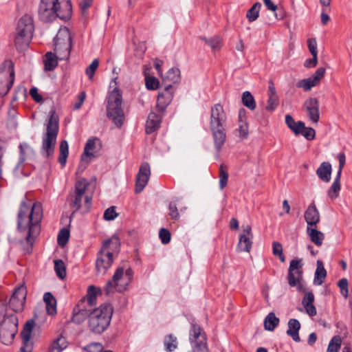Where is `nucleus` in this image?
Here are the masks:
<instances>
[{
  "instance_id": "2",
  "label": "nucleus",
  "mask_w": 352,
  "mask_h": 352,
  "mask_svg": "<svg viewBox=\"0 0 352 352\" xmlns=\"http://www.w3.org/2000/svg\"><path fill=\"white\" fill-rule=\"evenodd\" d=\"M38 12L40 19L45 23L57 17L67 21L72 15V4L70 0H41Z\"/></svg>"
},
{
  "instance_id": "32",
  "label": "nucleus",
  "mask_w": 352,
  "mask_h": 352,
  "mask_svg": "<svg viewBox=\"0 0 352 352\" xmlns=\"http://www.w3.org/2000/svg\"><path fill=\"white\" fill-rule=\"evenodd\" d=\"M58 58H59V56L56 52L55 54L47 52L45 54V59L44 60L45 69L47 71L54 69L58 65Z\"/></svg>"
},
{
  "instance_id": "29",
  "label": "nucleus",
  "mask_w": 352,
  "mask_h": 352,
  "mask_svg": "<svg viewBox=\"0 0 352 352\" xmlns=\"http://www.w3.org/2000/svg\"><path fill=\"white\" fill-rule=\"evenodd\" d=\"M307 233L311 242H313L316 246L320 247L322 245L324 239V234L322 232L318 231L312 227L307 226Z\"/></svg>"
},
{
  "instance_id": "51",
  "label": "nucleus",
  "mask_w": 352,
  "mask_h": 352,
  "mask_svg": "<svg viewBox=\"0 0 352 352\" xmlns=\"http://www.w3.org/2000/svg\"><path fill=\"white\" fill-rule=\"evenodd\" d=\"M272 252L274 255L278 256L281 262H285V258L283 253V246L277 241H274L272 243Z\"/></svg>"
},
{
  "instance_id": "14",
  "label": "nucleus",
  "mask_w": 352,
  "mask_h": 352,
  "mask_svg": "<svg viewBox=\"0 0 352 352\" xmlns=\"http://www.w3.org/2000/svg\"><path fill=\"white\" fill-rule=\"evenodd\" d=\"M18 331V319L14 314H10L0 324V340L4 344L12 342Z\"/></svg>"
},
{
  "instance_id": "1",
  "label": "nucleus",
  "mask_w": 352,
  "mask_h": 352,
  "mask_svg": "<svg viewBox=\"0 0 352 352\" xmlns=\"http://www.w3.org/2000/svg\"><path fill=\"white\" fill-rule=\"evenodd\" d=\"M43 218V210L40 203L32 206L21 202L17 217V231L20 241L25 240L30 246L41 230L40 223Z\"/></svg>"
},
{
  "instance_id": "30",
  "label": "nucleus",
  "mask_w": 352,
  "mask_h": 352,
  "mask_svg": "<svg viewBox=\"0 0 352 352\" xmlns=\"http://www.w3.org/2000/svg\"><path fill=\"white\" fill-rule=\"evenodd\" d=\"M43 300L46 304L47 312L50 315L56 314V300L50 292H46L43 296Z\"/></svg>"
},
{
  "instance_id": "43",
  "label": "nucleus",
  "mask_w": 352,
  "mask_h": 352,
  "mask_svg": "<svg viewBox=\"0 0 352 352\" xmlns=\"http://www.w3.org/2000/svg\"><path fill=\"white\" fill-rule=\"evenodd\" d=\"M243 104L250 109L254 110L256 108V102L252 94L248 91H244L242 96Z\"/></svg>"
},
{
  "instance_id": "12",
  "label": "nucleus",
  "mask_w": 352,
  "mask_h": 352,
  "mask_svg": "<svg viewBox=\"0 0 352 352\" xmlns=\"http://www.w3.org/2000/svg\"><path fill=\"white\" fill-rule=\"evenodd\" d=\"M72 48L70 32L66 27L59 29L54 38V50L61 60L67 59Z\"/></svg>"
},
{
  "instance_id": "35",
  "label": "nucleus",
  "mask_w": 352,
  "mask_h": 352,
  "mask_svg": "<svg viewBox=\"0 0 352 352\" xmlns=\"http://www.w3.org/2000/svg\"><path fill=\"white\" fill-rule=\"evenodd\" d=\"M67 341L63 336H59L52 344L49 352H61L67 348Z\"/></svg>"
},
{
  "instance_id": "52",
  "label": "nucleus",
  "mask_w": 352,
  "mask_h": 352,
  "mask_svg": "<svg viewBox=\"0 0 352 352\" xmlns=\"http://www.w3.org/2000/svg\"><path fill=\"white\" fill-rule=\"evenodd\" d=\"M228 179V174L226 169H224L223 165L220 166L219 170V186L221 190H223L227 185Z\"/></svg>"
},
{
  "instance_id": "24",
  "label": "nucleus",
  "mask_w": 352,
  "mask_h": 352,
  "mask_svg": "<svg viewBox=\"0 0 352 352\" xmlns=\"http://www.w3.org/2000/svg\"><path fill=\"white\" fill-rule=\"evenodd\" d=\"M314 294L311 292H305L302 300L305 312L311 317L317 314L316 308L314 305Z\"/></svg>"
},
{
  "instance_id": "40",
  "label": "nucleus",
  "mask_w": 352,
  "mask_h": 352,
  "mask_svg": "<svg viewBox=\"0 0 352 352\" xmlns=\"http://www.w3.org/2000/svg\"><path fill=\"white\" fill-rule=\"evenodd\" d=\"M180 79V70L177 67L170 68L164 78V80H167L173 83L179 82Z\"/></svg>"
},
{
  "instance_id": "34",
  "label": "nucleus",
  "mask_w": 352,
  "mask_h": 352,
  "mask_svg": "<svg viewBox=\"0 0 352 352\" xmlns=\"http://www.w3.org/2000/svg\"><path fill=\"white\" fill-rule=\"evenodd\" d=\"M340 178L341 175H339V174H336V177L328 190V196L331 199H335L339 195V192L341 189Z\"/></svg>"
},
{
  "instance_id": "13",
  "label": "nucleus",
  "mask_w": 352,
  "mask_h": 352,
  "mask_svg": "<svg viewBox=\"0 0 352 352\" xmlns=\"http://www.w3.org/2000/svg\"><path fill=\"white\" fill-rule=\"evenodd\" d=\"M14 63L5 60L0 66V96H6L12 87L14 80Z\"/></svg>"
},
{
  "instance_id": "6",
  "label": "nucleus",
  "mask_w": 352,
  "mask_h": 352,
  "mask_svg": "<svg viewBox=\"0 0 352 352\" xmlns=\"http://www.w3.org/2000/svg\"><path fill=\"white\" fill-rule=\"evenodd\" d=\"M112 314L113 308L109 304L101 305L94 309L89 317L90 331L98 334L104 332L110 324Z\"/></svg>"
},
{
  "instance_id": "45",
  "label": "nucleus",
  "mask_w": 352,
  "mask_h": 352,
  "mask_svg": "<svg viewBox=\"0 0 352 352\" xmlns=\"http://www.w3.org/2000/svg\"><path fill=\"white\" fill-rule=\"evenodd\" d=\"M212 50H218L221 47L222 39L219 36L210 38H203Z\"/></svg>"
},
{
  "instance_id": "21",
  "label": "nucleus",
  "mask_w": 352,
  "mask_h": 352,
  "mask_svg": "<svg viewBox=\"0 0 352 352\" xmlns=\"http://www.w3.org/2000/svg\"><path fill=\"white\" fill-rule=\"evenodd\" d=\"M173 87L171 85H166L165 89L159 93L157 106L160 111H164L169 105L173 98Z\"/></svg>"
},
{
  "instance_id": "9",
  "label": "nucleus",
  "mask_w": 352,
  "mask_h": 352,
  "mask_svg": "<svg viewBox=\"0 0 352 352\" xmlns=\"http://www.w3.org/2000/svg\"><path fill=\"white\" fill-rule=\"evenodd\" d=\"M133 272L130 268L125 270L123 267H118L115 272L112 279L109 280L104 287L107 295L115 292H123L126 290L131 283Z\"/></svg>"
},
{
  "instance_id": "53",
  "label": "nucleus",
  "mask_w": 352,
  "mask_h": 352,
  "mask_svg": "<svg viewBox=\"0 0 352 352\" xmlns=\"http://www.w3.org/2000/svg\"><path fill=\"white\" fill-rule=\"evenodd\" d=\"M146 87L149 90H155L158 88L159 81L154 76H145Z\"/></svg>"
},
{
  "instance_id": "54",
  "label": "nucleus",
  "mask_w": 352,
  "mask_h": 352,
  "mask_svg": "<svg viewBox=\"0 0 352 352\" xmlns=\"http://www.w3.org/2000/svg\"><path fill=\"white\" fill-rule=\"evenodd\" d=\"M69 237V232L67 229H62L58 235V243L60 246H65Z\"/></svg>"
},
{
  "instance_id": "47",
  "label": "nucleus",
  "mask_w": 352,
  "mask_h": 352,
  "mask_svg": "<svg viewBox=\"0 0 352 352\" xmlns=\"http://www.w3.org/2000/svg\"><path fill=\"white\" fill-rule=\"evenodd\" d=\"M342 340L340 336H334L329 343L327 352H338L340 348Z\"/></svg>"
},
{
  "instance_id": "60",
  "label": "nucleus",
  "mask_w": 352,
  "mask_h": 352,
  "mask_svg": "<svg viewBox=\"0 0 352 352\" xmlns=\"http://www.w3.org/2000/svg\"><path fill=\"white\" fill-rule=\"evenodd\" d=\"M85 352H102L103 346L100 343H91L84 347Z\"/></svg>"
},
{
  "instance_id": "38",
  "label": "nucleus",
  "mask_w": 352,
  "mask_h": 352,
  "mask_svg": "<svg viewBox=\"0 0 352 352\" xmlns=\"http://www.w3.org/2000/svg\"><path fill=\"white\" fill-rule=\"evenodd\" d=\"M320 3L322 7V12L320 14V20L322 25H326L330 18L329 16L326 13L330 10V5L331 0H319Z\"/></svg>"
},
{
  "instance_id": "28",
  "label": "nucleus",
  "mask_w": 352,
  "mask_h": 352,
  "mask_svg": "<svg viewBox=\"0 0 352 352\" xmlns=\"http://www.w3.org/2000/svg\"><path fill=\"white\" fill-rule=\"evenodd\" d=\"M161 122V117L155 113H149L146 123V132L151 133L157 130Z\"/></svg>"
},
{
  "instance_id": "22",
  "label": "nucleus",
  "mask_w": 352,
  "mask_h": 352,
  "mask_svg": "<svg viewBox=\"0 0 352 352\" xmlns=\"http://www.w3.org/2000/svg\"><path fill=\"white\" fill-rule=\"evenodd\" d=\"M34 326V320H31L28 321L21 332V339L23 346H21V351L22 352H31L32 346L30 342V338L32 329Z\"/></svg>"
},
{
  "instance_id": "18",
  "label": "nucleus",
  "mask_w": 352,
  "mask_h": 352,
  "mask_svg": "<svg viewBox=\"0 0 352 352\" xmlns=\"http://www.w3.org/2000/svg\"><path fill=\"white\" fill-rule=\"evenodd\" d=\"M151 175V168L148 163H142L136 176L135 189L136 193L141 192L148 184Z\"/></svg>"
},
{
  "instance_id": "62",
  "label": "nucleus",
  "mask_w": 352,
  "mask_h": 352,
  "mask_svg": "<svg viewBox=\"0 0 352 352\" xmlns=\"http://www.w3.org/2000/svg\"><path fill=\"white\" fill-rule=\"evenodd\" d=\"M308 48L312 56H318V48H317V42L316 38H311L308 39Z\"/></svg>"
},
{
  "instance_id": "63",
  "label": "nucleus",
  "mask_w": 352,
  "mask_h": 352,
  "mask_svg": "<svg viewBox=\"0 0 352 352\" xmlns=\"http://www.w3.org/2000/svg\"><path fill=\"white\" fill-rule=\"evenodd\" d=\"M325 74V69L324 67H319L314 74L310 78L318 85L320 80L324 77Z\"/></svg>"
},
{
  "instance_id": "26",
  "label": "nucleus",
  "mask_w": 352,
  "mask_h": 352,
  "mask_svg": "<svg viewBox=\"0 0 352 352\" xmlns=\"http://www.w3.org/2000/svg\"><path fill=\"white\" fill-rule=\"evenodd\" d=\"M331 165L328 162H322L316 170L318 177L324 182H329L331 178Z\"/></svg>"
},
{
  "instance_id": "10",
  "label": "nucleus",
  "mask_w": 352,
  "mask_h": 352,
  "mask_svg": "<svg viewBox=\"0 0 352 352\" xmlns=\"http://www.w3.org/2000/svg\"><path fill=\"white\" fill-rule=\"evenodd\" d=\"M122 102L121 92L117 87H114L108 97L107 113L108 118L119 128L122 126L124 120Z\"/></svg>"
},
{
  "instance_id": "4",
  "label": "nucleus",
  "mask_w": 352,
  "mask_h": 352,
  "mask_svg": "<svg viewBox=\"0 0 352 352\" xmlns=\"http://www.w3.org/2000/svg\"><path fill=\"white\" fill-rule=\"evenodd\" d=\"M34 32L33 19L30 15L23 16L18 21L12 35L14 44L19 52L25 50L32 38Z\"/></svg>"
},
{
  "instance_id": "46",
  "label": "nucleus",
  "mask_w": 352,
  "mask_h": 352,
  "mask_svg": "<svg viewBox=\"0 0 352 352\" xmlns=\"http://www.w3.org/2000/svg\"><path fill=\"white\" fill-rule=\"evenodd\" d=\"M54 270L60 278L63 279L66 276L65 265L62 260H56L54 261Z\"/></svg>"
},
{
  "instance_id": "31",
  "label": "nucleus",
  "mask_w": 352,
  "mask_h": 352,
  "mask_svg": "<svg viewBox=\"0 0 352 352\" xmlns=\"http://www.w3.org/2000/svg\"><path fill=\"white\" fill-rule=\"evenodd\" d=\"M327 276V272L324 267L323 263L320 261H317V268L314 274V284L320 285L324 282Z\"/></svg>"
},
{
  "instance_id": "37",
  "label": "nucleus",
  "mask_w": 352,
  "mask_h": 352,
  "mask_svg": "<svg viewBox=\"0 0 352 352\" xmlns=\"http://www.w3.org/2000/svg\"><path fill=\"white\" fill-rule=\"evenodd\" d=\"M261 8V3L256 2L247 12L246 17L249 22L252 23L256 21L259 16V12Z\"/></svg>"
},
{
  "instance_id": "23",
  "label": "nucleus",
  "mask_w": 352,
  "mask_h": 352,
  "mask_svg": "<svg viewBox=\"0 0 352 352\" xmlns=\"http://www.w3.org/2000/svg\"><path fill=\"white\" fill-rule=\"evenodd\" d=\"M305 219L307 226L312 227L320 221V214L314 204H310L305 212Z\"/></svg>"
},
{
  "instance_id": "64",
  "label": "nucleus",
  "mask_w": 352,
  "mask_h": 352,
  "mask_svg": "<svg viewBox=\"0 0 352 352\" xmlns=\"http://www.w3.org/2000/svg\"><path fill=\"white\" fill-rule=\"evenodd\" d=\"M169 214L173 219H177L179 218V214L178 212L175 204L170 203L169 204Z\"/></svg>"
},
{
  "instance_id": "59",
  "label": "nucleus",
  "mask_w": 352,
  "mask_h": 352,
  "mask_svg": "<svg viewBox=\"0 0 352 352\" xmlns=\"http://www.w3.org/2000/svg\"><path fill=\"white\" fill-rule=\"evenodd\" d=\"M99 65L98 59H94L89 66L86 69V74L89 79H92L96 70L97 69Z\"/></svg>"
},
{
  "instance_id": "39",
  "label": "nucleus",
  "mask_w": 352,
  "mask_h": 352,
  "mask_svg": "<svg viewBox=\"0 0 352 352\" xmlns=\"http://www.w3.org/2000/svg\"><path fill=\"white\" fill-rule=\"evenodd\" d=\"M20 148V157L19 161V164L16 166V168H19V164L23 163L26 159L28 155L34 153L33 149L27 144L22 143L19 146Z\"/></svg>"
},
{
  "instance_id": "11",
  "label": "nucleus",
  "mask_w": 352,
  "mask_h": 352,
  "mask_svg": "<svg viewBox=\"0 0 352 352\" xmlns=\"http://www.w3.org/2000/svg\"><path fill=\"white\" fill-rule=\"evenodd\" d=\"M302 266V260L301 258L292 260L289 263L287 277L289 285L292 287H296L299 292H305L306 291Z\"/></svg>"
},
{
  "instance_id": "61",
  "label": "nucleus",
  "mask_w": 352,
  "mask_h": 352,
  "mask_svg": "<svg viewBox=\"0 0 352 352\" xmlns=\"http://www.w3.org/2000/svg\"><path fill=\"white\" fill-rule=\"evenodd\" d=\"M159 236L163 244H167L170 241V233L168 230L165 228L160 229L159 232Z\"/></svg>"
},
{
  "instance_id": "56",
  "label": "nucleus",
  "mask_w": 352,
  "mask_h": 352,
  "mask_svg": "<svg viewBox=\"0 0 352 352\" xmlns=\"http://www.w3.org/2000/svg\"><path fill=\"white\" fill-rule=\"evenodd\" d=\"M118 216L115 206H111L105 210L104 212V219L106 221H113Z\"/></svg>"
},
{
  "instance_id": "36",
  "label": "nucleus",
  "mask_w": 352,
  "mask_h": 352,
  "mask_svg": "<svg viewBox=\"0 0 352 352\" xmlns=\"http://www.w3.org/2000/svg\"><path fill=\"white\" fill-rule=\"evenodd\" d=\"M60 155L58 157V162L62 166H65L69 155V146L66 140H63L59 146Z\"/></svg>"
},
{
  "instance_id": "25",
  "label": "nucleus",
  "mask_w": 352,
  "mask_h": 352,
  "mask_svg": "<svg viewBox=\"0 0 352 352\" xmlns=\"http://www.w3.org/2000/svg\"><path fill=\"white\" fill-rule=\"evenodd\" d=\"M300 322L295 318H291L288 321V329L287 330V334L290 336L294 341L299 342L300 338L299 336V330L300 329Z\"/></svg>"
},
{
  "instance_id": "8",
  "label": "nucleus",
  "mask_w": 352,
  "mask_h": 352,
  "mask_svg": "<svg viewBox=\"0 0 352 352\" xmlns=\"http://www.w3.org/2000/svg\"><path fill=\"white\" fill-rule=\"evenodd\" d=\"M58 132V120L55 111H51V116L46 126V131L42 138L41 153L43 156L48 157L53 155Z\"/></svg>"
},
{
  "instance_id": "57",
  "label": "nucleus",
  "mask_w": 352,
  "mask_h": 352,
  "mask_svg": "<svg viewBox=\"0 0 352 352\" xmlns=\"http://www.w3.org/2000/svg\"><path fill=\"white\" fill-rule=\"evenodd\" d=\"M338 285L340 289V293L342 296L346 298L349 296V288H348V280L346 278H343L340 279L338 283Z\"/></svg>"
},
{
  "instance_id": "20",
  "label": "nucleus",
  "mask_w": 352,
  "mask_h": 352,
  "mask_svg": "<svg viewBox=\"0 0 352 352\" xmlns=\"http://www.w3.org/2000/svg\"><path fill=\"white\" fill-rule=\"evenodd\" d=\"M243 233L239 236L237 245L239 252H250L252 245L253 234L252 228L249 225L243 226Z\"/></svg>"
},
{
  "instance_id": "41",
  "label": "nucleus",
  "mask_w": 352,
  "mask_h": 352,
  "mask_svg": "<svg viewBox=\"0 0 352 352\" xmlns=\"http://www.w3.org/2000/svg\"><path fill=\"white\" fill-rule=\"evenodd\" d=\"M8 298L3 294H0V324L6 320L7 315Z\"/></svg>"
},
{
  "instance_id": "42",
  "label": "nucleus",
  "mask_w": 352,
  "mask_h": 352,
  "mask_svg": "<svg viewBox=\"0 0 352 352\" xmlns=\"http://www.w3.org/2000/svg\"><path fill=\"white\" fill-rule=\"evenodd\" d=\"M296 135H302L307 140H312L315 138L316 132L313 128L306 127L305 123L302 122V126L299 128V131L296 133Z\"/></svg>"
},
{
  "instance_id": "15",
  "label": "nucleus",
  "mask_w": 352,
  "mask_h": 352,
  "mask_svg": "<svg viewBox=\"0 0 352 352\" xmlns=\"http://www.w3.org/2000/svg\"><path fill=\"white\" fill-rule=\"evenodd\" d=\"M190 342L193 352H208L206 336L201 333V327L197 324L191 327Z\"/></svg>"
},
{
  "instance_id": "27",
  "label": "nucleus",
  "mask_w": 352,
  "mask_h": 352,
  "mask_svg": "<svg viewBox=\"0 0 352 352\" xmlns=\"http://www.w3.org/2000/svg\"><path fill=\"white\" fill-rule=\"evenodd\" d=\"M267 94L269 98L266 109L267 111H273L278 104V97L272 82H270Z\"/></svg>"
},
{
  "instance_id": "58",
  "label": "nucleus",
  "mask_w": 352,
  "mask_h": 352,
  "mask_svg": "<svg viewBox=\"0 0 352 352\" xmlns=\"http://www.w3.org/2000/svg\"><path fill=\"white\" fill-rule=\"evenodd\" d=\"M100 291L99 289L96 287L91 285L88 287L87 289V301L89 305H94L96 295L98 292Z\"/></svg>"
},
{
  "instance_id": "55",
  "label": "nucleus",
  "mask_w": 352,
  "mask_h": 352,
  "mask_svg": "<svg viewBox=\"0 0 352 352\" xmlns=\"http://www.w3.org/2000/svg\"><path fill=\"white\" fill-rule=\"evenodd\" d=\"M239 133L242 139H246L248 136V126L245 122L241 120V113H239Z\"/></svg>"
},
{
  "instance_id": "48",
  "label": "nucleus",
  "mask_w": 352,
  "mask_h": 352,
  "mask_svg": "<svg viewBox=\"0 0 352 352\" xmlns=\"http://www.w3.org/2000/svg\"><path fill=\"white\" fill-rule=\"evenodd\" d=\"M316 85V83L310 77L300 80L296 83L297 87L302 88L305 91L311 90V89Z\"/></svg>"
},
{
  "instance_id": "49",
  "label": "nucleus",
  "mask_w": 352,
  "mask_h": 352,
  "mask_svg": "<svg viewBox=\"0 0 352 352\" xmlns=\"http://www.w3.org/2000/svg\"><path fill=\"white\" fill-rule=\"evenodd\" d=\"M164 346L166 351H174L177 346V338L172 335L168 336L164 340Z\"/></svg>"
},
{
  "instance_id": "50",
  "label": "nucleus",
  "mask_w": 352,
  "mask_h": 352,
  "mask_svg": "<svg viewBox=\"0 0 352 352\" xmlns=\"http://www.w3.org/2000/svg\"><path fill=\"white\" fill-rule=\"evenodd\" d=\"M88 312L86 309L76 311V309H74L72 320L76 323H80L86 318Z\"/></svg>"
},
{
  "instance_id": "5",
  "label": "nucleus",
  "mask_w": 352,
  "mask_h": 352,
  "mask_svg": "<svg viewBox=\"0 0 352 352\" xmlns=\"http://www.w3.org/2000/svg\"><path fill=\"white\" fill-rule=\"evenodd\" d=\"M89 184L85 179L78 181L75 185V190L69 196V206L74 209V212L82 210L83 212L89 211L92 196L87 192Z\"/></svg>"
},
{
  "instance_id": "17",
  "label": "nucleus",
  "mask_w": 352,
  "mask_h": 352,
  "mask_svg": "<svg viewBox=\"0 0 352 352\" xmlns=\"http://www.w3.org/2000/svg\"><path fill=\"white\" fill-rule=\"evenodd\" d=\"M27 290L24 283L21 284L10 298L9 305L14 312L23 311L25 302Z\"/></svg>"
},
{
  "instance_id": "7",
  "label": "nucleus",
  "mask_w": 352,
  "mask_h": 352,
  "mask_svg": "<svg viewBox=\"0 0 352 352\" xmlns=\"http://www.w3.org/2000/svg\"><path fill=\"white\" fill-rule=\"evenodd\" d=\"M120 241L118 237L113 236L104 241L96 261V268L98 274L104 275L113 262V254L118 251Z\"/></svg>"
},
{
  "instance_id": "44",
  "label": "nucleus",
  "mask_w": 352,
  "mask_h": 352,
  "mask_svg": "<svg viewBox=\"0 0 352 352\" xmlns=\"http://www.w3.org/2000/svg\"><path fill=\"white\" fill-rule=\"evenodd\" d=\"M285 122L287 126L296 134V133L298 132L299 128L302 126L303 122H295L292 116L287 115L285 116Z\"/></svg>"
},
{
  "instance_id": "19",
  "label": "nucleus",
  "mask_w": 352,
  "mask_h": 352,
  "mask_svg": "<svg viewBox=\"0 0 352 352\" xmlns=\"http://www.w3.org/2000/svg\"><path fill=\"white\" fill-rule=\"evenodd\" d=\"M304 107L307 116L312 124H318L320 120V103L317 98H310L305 100Z\"/></svg>"
},
{
  "instance_id": "33",
  "label": "nucleus",
  "mask_w": 352,
  "mask_h": 352,
  "mask_svg": "<svg viewBox=\"0 0 352 352\" xmlns=\"http://www.w3.org/2000/svg\"><path fill=\"white\" fill-rule=\"evenodd\" d=\"M280 320L277 318L274 312L269 313L264 320L265 329L272 331L278 325Z\"/></svg>"
},
{
  "instance_id": "16",
  "label": "nucleus",
  "mask_w": 352,
  "mask_h": 352,
  "mask_svg": "<svg viewBox=\"0 0 352 352\" xmlns=\"http://www.w3.org/2000/svg\"><path fill=\"white\" fill-rule=\"evenodd\" d=\"M101 148L102 143L98 138L89 139L85 144L84 153L81 157L82 162L87 164L92 159L99 155Z\"/></svg>"
},
{
  "instance_id": "3",
  "label": "nucleus",
  "mask_w": 352,
  "mask_h": 352,
  "mask_svg": "<svg viewBox=\"0 0 352 352\" xmlns=\"http://www.w3.org/2000/svg\"><path fill=\"white\" fill-rule=\"evenodd\" d=\"M227 115L220 104H216L211 107L210 128L212 132L216 149L220 151L226 139V125Z\"/></svg>"
}]
</instances>
